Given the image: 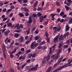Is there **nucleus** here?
I'll use <instances>...</instances> for the list:
<instances>
[{
    "label": "nucleus",
    "instance_id": "1",
    "mask_svg": "<svg viewBox=\"0 0 72 72\" xmlns=\"http://www.w3.org/2000/svg\"><path fill=\"white\" fill-rule=\"evenodd\" d=\"M68 64L64 65L63 66L59 67L58 69L55 70V72H57L58 71H60L62 69H63V68H66V67H67L68 66H72V64H70L72 62V59H71V58H69V59L68 60Z\"/></svg>",
    "mask_w": 72,
    "mask_h": 72
},
{
    "label": "nucleus",
    "instance_id": "2",
    "mask_svg": "<svg viewBox=\"0 0 72 72\" xmlns=\"http://www.w3.org/2000/svg\"><path fill=\"white\" fill-rule=\"evenodd\" d=\"M62 53V49H60L58 50L57 54L53 55L51 57V58L54 60H57L58 59V58L60 57V55L59 54Z\"/></svg>",
    "mask_w": 72,
    "mask_h": 72
},
{
    "label": "nucleus",
    "instance_id": "3",
    "mask_svg": "<svg viewBox=\"0 0 72 72\" xmlns=\"http://www.w3.org/2000/svg\"><path fill=\"white\" fill-rule=\"evenodd\" d=\"M63 59V56H61L58 59V62L57 63L55 64L53 66V67H56L58 64H59L61 62H64L66 60V58H65L63 60H62Z\"/></svg>",
    "mask_w": 72,
    "mask_h": 72
},
{
    "label": "nucleus",
    "instance_id": "4",
    "mask_svg": "<svg viewBox=\"0 0 72 72\" xmlns=\"http://www.w3.org/2000/svg\"><path fill=\"white\" fill-rule=\"evenodd\" d=\"M50 56H51V55H48L47 57H45L44 58L42 61V66H45L46 64V60L47 61L50 60Z\"/></svg>",
    "mask_w": 72,
    "mask_h": 72
},
{
    "label": "nucleus",
    "instance_id": "5",
    "mask_svg": "<svg viewBox=\"0 0 72 72\" xmlns=\"http://www.w3.org/2000/svg\"><path fill=\"white\" fill-rule=\"evenodd\" d=\"M38 44L37 43H36V42H34L32 43L30 45V47L32 49H34L35 47L38 45Z\"/></svg>",
    "mask_w": 72,
    "mask_h": 72
},
{
    "label": "nucleus",
    "instance_id": "6",
    "mask_svg": "<svg viewBox=\"0 0 72 72\" xmlns=\"http://www.w3.org/2000/svg\"><path fill=\"white\" fill-rule=\"evenodd\" d=\"M2 50L3 52V53L4 57L5 59H6V55H5V53L6 51V48H5V46H4V45H2Z\"/></svg>",
    "mask_w": 72,
    "mask_h": 72
},
{
    "label": "nucleus",
    "instance_id": "7",
    "mask_svg": "<svg viewBox=\"0 0 72 72\" xmlns=\"http://www.w3.org/2000/svg\"><path fill=\"white\" fill-rule=\"evenodd\" d=\"M59 35H60L58 34L53 39V42H54L56 43V42H58V38H59Z\"/></svg>",
    "mask_w": 72,
    "mask_h": 72
},
{
    "label": "nucleus",
    "instance_id": "8",
    "mask_svg": "<svg viewBox=\"0 0 72 72\" xmlns=\"http://www.w3.org/2000/svg\"><path fill=\"white\" fill-rule=\"evenodd\" d=\"M59 36V39L60 41H61V40H63L64 39H65V37L63 35H62L60 36V34Z\"/></svg>",
    "mask_w": 72,
    "mask_h": 72
},
{
    "label": "nucleus",
    "instance_id": "9",
    "mask_svg": "<svg viewBox=\"0 0 72 72\" xmlns=\"http://www.w3.org/2000/svg\"><path fill=\"white\" fill-rule=\"evenodd\" d=\"M18 40L19 41H20L21 42H23L24 41V38L22 36H20Z\"/></svg>",
    "mask_w": 72,
    "mask_h": 72
},
{
    "label": "nucleus",
    "instance_id": "10",
    "mask_svg": "<svg viewBox=\"0 0 72 72\" xmlns=\"http://www.w3.org/2000/svg\"><path fill=\"white\" fill-rule=\"evenodd\" d=\"M32 68V65H31L29 67V69L30 71H35L36 70V68L35 67Z\"/></svg>",
    "mask_w": 72,
    "mask_h": 72
},
{
    "label": "nucleus",
    "instance_id": "11",
    "mask_svg": "<svg viewBox=\"0 0 72 72\" xmlns=\"http://www.w3.org/2000/svg\"><path fill=\"white\" fill-rule=\"evenodd\" d=\"M16 50H17V49L15 48L12 52H11L10 51H9V54H14V53H15L16 52Z\"/></svg>",
    "mask_w": 72,
    "mask_h": 72
},
{
    "label": "nucleus",
    "instance_id": "12",
    "mask_svg": "<svg viewBox=\"0 0 72 72\" xmlns=\"http://www.w3.org/2000/svg\"><path fill=\"white\" fill-rule=\"evenodd\" d=\"M9 33H10V30H7V31L4 32V34L5 36H7V35H8Z\"/></svg>",
    "mask_w": 72,
    "mask_h": 72
},
{
    "label": "nucleus",
    "instance_id": "13",
    "mask_svg": "<svg viewBox=\"0 0 72 72\" xmlns=\"http://www.w3.org/2000/svg\"><path fill=\"white\" fill-rule=\"evenodd\" d=\"M70 28L69 27V25L68 24H67L66 25V31H68L69 30V28Z\"/></svg>",
    "mask_w": 72,
    "mask_h": 72
},
{
    "label": "nucleus",
    "instance_id": "14",
    "mask_svg": "<svg viewBox=\"0 0 72 72\" xmlns=\"http://www.w3.org/2000/svg\"><path fill=\"white\" fill-rule=\"evenodd\" d=\"M26 58V57L24 56H21L19 58L20 60H22V61H23Z\"/></svg>",
    "mask_w": 72,
    "mask_h": 72
},
{
    "label": "nucleus",
    "instance_id": "15",
    "mask_svg": "<svg viewBox=\"0 0 72 72\" xmlns=\"http://www.w3.org/2000/svg\"><path fill=\"white\" fill-rule=\"evenodd\" d=\"M7 26L8 27H11L12 26V23L11 22H8L7 24Z\"/></svg>",
    "mask_w": 72,
    "mask_h": 72
},
{
    "label": "nucleus",
    "instance_id": "16",
    "mask_svg": "<svg viewBox=\"0 0 72 72\" xmlns=\"http://www.w3.org/2000/svg\"><path fill=\"white\" fill-rule=\"evenodd\" d=\"M38 3V1H36L35 3L33 5V8H36V7L37 5V4Z\"/></svg>",
    "mask_w": 72,
    "mask_h": 72
},
{
    "label": "nucleus",
    "instance_id": "17",
    "mask_svg": "<svg viewBox=\"0 0 72 72\" xmlns=\"http://www.w3.org/2000/svg\"><path fill=\"white\" fill-rule=\"evenodd\" d=\"M63 44V42H60L59 43V44L58 46V48L59 49H60L62 47V44Z\"/></svg>",
    "mask_w": 72,
    "mask_h": 72
},
{
    "label": "nucleus",
    "instance_id": "18",
    "mask_svg": "<svg viewBox=\"0 0 72 72\" xmlns=\"http://www.w3.org/2000/svg\"><path fill=\"white\" fill-rule=\"evenodd\" d=\"M69 35V32H68L66 33H65L64 35V37L65 38H66V36H68Z\"/></svg>",
    "mask_w": 72,
    "mask_h": 72
},
{
    "label": "nucleus",
    "instance_id": "19",
    "mask_svg": "<svg viewBox=\"0 0 72 72\" xmlns=\"http://www.w3.org/2000/svg\"><path fill=\"white\" fill-rule=\"evenodd\" d=\"M61 30V28L60 27H59L57 28V30L55 31V32H57H57H59Z\"/></svg>",
    "mask_w": 72,
    "mask_h": 72
},
{
    "label": "nucleus",
    "instance_id": "20",
    "mask_svg": "<svg viewBox=\"0 0 72 72\" xmlns=\"http://www.w3.org/2000/svg\"><path fill=\"white\" fill-rule=\"evenodd\" d=\"M14 37L16 38H18L19 37V34L17 33H16L14 35Z\"/></svg>",
    "mask_w": 72,
    "mask_h": 72
},
{
    "label": "nucleus",
    "instance_id": "21",
    "mask_svg": "<svg viewBox=\"0 0 72 72\" xmlns=\"http://www.w3.org/2000/svg\"><path fill=\"white\" fill-rule=\"evenodd\" d=\"M31 51V49L28 50L26 52V54H28L29 53H30Z\"/></svg>",
    "mask_w": 72,
    "mask_h": 72
},
{
    "label": "nucleus",
    "instance_id": "22",
    "mask_svg": "<svg viewBox=\"0 0 72 72\" xmlns=\"http://www.w3.org/2000/svg\"><path fill=\"white\" fill-rule=\"evenodd\" d=\"M65 8H66V10H69V7L66 5L65 6Z\"/></svg>",
    "mask_w": 72,
    "mask_h": 72
},
{
    "label": "nucleus",
    "instance_id": "23",
    "mask_svg": "<svg viewBox=\"0 0 72 72\" xmlns=\"http://www.w3.org/2000/svg\"><path fill=\"white\" fill-rule=\"evenodd\" d=\"M51 67H50L48 69L46 72H50L51 71Z\"/></svg>",
    "mask_w": 72,
    "mask_h": 72
},
{
    "label": "nucleus",
    "instance_id": "24",
    "mask_svg": "<svg viewBox=\"0 0 72 72\" xmlns=\"http://www.w3.org/2000/svg\"><path fill=\"white\" fill-rule=\"evenodd\" d=\"M12 11V9H9L7 11H6V13L7 14H9L10 13V12H11Z\"/></svg>",
    "mask_w": 72,
    "mask_h": 72
},
{
    "label": "nucleus",
    "instance_id": "25",
    "mask_svg": "<svg viewBox=\"0 0 72 72\" xmlns=\"http://www.w3.org/2000/svg\"><path fill=\"white\" fill-rule=\"evenodd\" d=\"M56 45H57V44H55L53 46H52V48H53V49L54 50L55 49V46H56Z\"/></svg>",
    "mask_w": 72,
    "mask_h": 72
},
{
    "label": "nucleus",
    "instance_id": "26",
    "mask_svg": "<svg viewBox=\"0 0 72 72\" xmlns=\"http://www.w3.org/2000/svg\"><path fill=\"white\" fill-rule=\"evenodd\" d=\"M26 64H27L25 63L21 67L22 69H23V68L24 67L26 66Z\"/></svg>",
    "mask_w": 72,
    "mask_h": 72
},
{
    "label": "nucleus",
    "instance_id": "27",
    "mask_svg": "<svg viewBox=\"0 0 72 72\" xmlns=\"http://www.w3.org/2000/svg\"><path fill=\"white\" fill-rule=\"evenodd\" d=\"M66 20H64L63 19H62L60 20V22L62 23V22H66Z\"/></svg>",
    "mask_w": 72,
    "mask_h": 72
},
{
    "label": "nucleus",
    "instance_id": "28",
    "mask_svg": "<svg viewBox=\"0 0 72 72\" xmlns=\"http://www.w3.org/2000/svg\"><path fill=\"white\" fill-rule=\"evenodd\" d=\"M51 48H49L50 49V52L49 54H52V52H51Z\"/></svg>",
    "mask_w": 72,
    "mask_h": 72
},
{
    "label": "nucleus",
    "instance_id": "29",
    "mask_svg": "<svg viewBox=\"0 0 72 72\" xmlns=\"http://www.w3.org/2000/svg\"><path fill=\"white\" fill-rule=\"evenodd\" d=\"M30 30H31L30 28H29L28 29V30L27 31V35L29 34V33H30Z\"/></svg>",
    "mask_w": 72,
    "mask_h": 72
},
{
    "label": "nucleus",
    "instance_id": "30",
    "mask_svg": "<svg viewBox=\"0 0 72 72\" xmlns=\"http://www.w3.org/2000/svg\"><path fill=\"white\" fill-rule=\"evenodd\" d=\"M36 30V27H33L32 29V31H35V30Z\"/></svg>",
    "mask_w": 72,
    "mask_h": 72
},
{
    "label": "nucleus",
    "instance_id": "31",
    "mask_svg": "<svg viewBox=\"0 0 72 72\" xmlns=\"http://www.w3.org/2000/svg\"><path fill=\"white\" fill-rule=\"evenodd\" d=\"M19 15L21 17H23L24 16V15L22 13H20V14H19Z\"/></svg>",
    "mask_w": 72,
    "mask_h": 72
},
{
    "label": "nucleus",
    "instance_id": "32",
    "mask_svg": "<svg viewBox=\"0 0 72 72\" xmlns=\"http://www.w3.org/2000/svg\"><path fill=\"white\" fill-rule=\"evenodd\" d=\"M33 37V36L32 35H31V37L30 38L29 40H30V41H31V40H32V38Z\"/></svg>",
    "mask_w": 72,
    "mask_h": 72
},
{
    "label": "nucleus",
    "instance_id": "33",
    "mask_svg": "<svg viewBox=\"0 0 72 72\" xmlns=\"http://www.w3.org/2000/svg\"><path fill=\"white\" fill-rule=\"evenodd\" d=\"M63 47L64 49H66V48H68V46L67 45H65Z\"/></svg>",
    "mask_w": 72,
    "mask_h": 72
},
{
    "label": "nucleus",
    "instance_id": "34",
    "mask_svg": "<svg viewBox=\"0 0 72 72\" xmlns=\"http://www.w3.org/2000/svg\"><path fill=\"white\" fill-rule=\"evenodd\" d=\"M69 24L70 23H72V18H71L70 19V21H69Z\"/></svg>",
    "mask_w": 72,
    "mask_h": 72
},
{
    "label": "nucleus",
    "instance_id": "35",
    "mask_svg": "<svg viewBox=\"0 0 72 72\" xmlns=\"http://www.w3.org/2000/svg\"><path fill=\"white\" fill-rule=\"evenodd\" d=\"M10 57L11 58H13L14 57V55H12L13 54H10Z\"/></svg>",
    "mask_w": 72,
    "mask_h": 72
},
{
    "label": "nucleus",
    "instance_id": "36",
    "mask_svg": "<svg viewBox=\"0 0 72 72\" xmlns=\"http://www.w3.org/2000/svg\"><path fill=\"white\" fill-rule=\"evenodd\" d=\"M64 12H61L60 13V16H63V15H64Z\"/></svg>",
    "mask_w": 72,
    "mask_h": 72
},
{
    "label": "nucleus",
    "instance_id": "37",
    "mask_svg": "<svg viewBox=\"0 0 72 72\" xmlns=\"http://www.w3.org/2000/svg\"><path fill=\"white\" fill-rule=\"evenodd\" d=\"M38 17H40L41 16V15L42 14H41V13H40V12H39L38 14Z\"/></svg>",
    "mask_w": 72,
    "mask_h": 72
},
{
    "label": "nucleus",
    "instance_id": "38",
    "mask_svg": "<svg viewBox=\"0 0 72 72\" xmlns=\"http://www.w3.org/2000/svg\"><path fill=\"white\" fill-rule=\"evenodd\" d=\"M32 22V20H29V21H28V23H29V24H31V23Z\"/></svg>",
    "mask_w": 72,
    "mask_h": 72
},
{
    "label": "nucleus",
    "instance_id": "39",
    "mask_svg": "<svg viewBox=\"0 0 72 72\" xmlns=\"http://www.w3.org/2000/svg\"><path fill=\"white\" fill-rule=\"evenodd\" d=\"M7 19H8V18L7 17L4 18L3 19V21H6V20H7Z\"/></svg>",
    "mask_w": 72,
    "mask_h": 72
},
{
    "label": "nucleus",
    "instance_id": "40",
    "mask_svg": "<svg viewBox=\"0 0 72 72\" xmlns=\"http://www.w3.org/2000/svg\"><path fill=\"white\" fill-rule=\"evenodd\" d=\"M10 72H14V69H11L10 70Z\"/></svg>",
    "mask_w": 72,
    "mask_h": 72
},
{
    "label": "nucleus",
    "instance_id": "41",
    "mask_svg": "<svg viewBox=\"0 0 72 72\" xmlns=\"http://www.w3.org/2000/svg\"><path fill=\"white\" fill-rule=\"evenodd\" d=\"M10 8L11 9H13L14 8V6L13 5H12L10 6Z\"/></svg>",
    "mask_w": 72,
    "mask_h": 72
},
{
    "label": "nucleus",
    "instance_id": "42",
    "mask_svg": "<svg viewBox=\"0 0 72 72\" xmlns=\"http://www.w3.org/2000/svg\"><path fill=\"white\" fill-rule=\"evenodd\" d=\"M46 40L48 42H50V39L48 38H47Z\"/></svg>",
    "mask_w": 72,
    "mask_h": 72
},
{
    "label": "nucleus",
    "instance_id": "43",
    "mask_svg": "<svg viewBox=\"0 0 72 72\" xmlns=\"http://www.w3.org/2000/svg\"><path fill=\"white\" fill-rule=\"evenodd\" d=\"M38 11H40V10H41L42 9L41 7H39L37 9Z\"/></svg>",
    "mask_w": 72,
    "mask_h": 72
},
{
    "label": "nucleus",
    "instance_id": "44",
    "mask_svg": "<svg viewBox=\"0 0 72 72\" xmlns=\"http://www.w3.org/2000/svg\"><path fill=\"white\" fill-rule=\"evenodd\" d=\"M32 57H33V58H35V57H36V54L34 53L32 55Z\"/></svg>",
    "mask_w": 72,
    "mask_h": 72
},
{
    "label": "nucleus",
    "instance_id": "45",
    "mask_svg": "<svg viewBox=\"0 0 72 72\" xmlns=\"http://www.w3.org/2000/svg\"><path fill=\"white\" fill-rule=\"evenodd\" d=\"M39 36H36L35 37V39L36 40H37L39 39Z\"/></svg>",
    "mask_w": 72,
    "mask_h": 72
},
{
    "label": "nucleus",
    "instance_id": "46",
    "mask_svg": "<svg viewBox=\"0 0 72 72\" xmlns=\"http://www.w3.org/2000/svg\"><path fill=\"white\" fill-rule=\"evenodd\" d=\"M6 30V29H4L1 30H0V31H1L2 32H4Z\"/></svg>",
    "mask_w": 72,
    "mask_h": 72
},
{
    "label": "nucleus",
    "instance_id": "47",
    "mask_svg": "<svg viewBox=\"0 0 72 72\" xmlns=\"http://www.w3.org/2000/svg\"><path fill=\"white\" fill-rule=\"evenodd\" d=\"M27 63H30L31 62V59H29L28 60H27L26 61Z\"/></svg>",
    "mask_w": 72,
    "mask_h": 72
},
{
    "label": "nucleus",
    "instance_id": "48",
    "mask_svg": "<svg viewBox=\"0 0 72 72\" xmlns=\"http://www.w3.org/2000/svg\"><path fill=\"white\" fill-rule=\"evenodd\" d=\"M57 12L58 13H60V9H59V8L57 9Z\"/></svg>",
    "mask_w": 72,
    "mask_h": 72
},
{
    "label": "nucleus",
    "instance_id": "49",
    "mask_svg": "<svg viewBox=\"0 0 72 72\" xmlns=\"http://www.w3.org/2000/svg\"><path fill=\"white\" fill-rule=\"evenodd\" d=\"M24 3H27V0H22Z\"/></svg>",
    "mask_w": 72,
    "mask_h": 72
},
{
    "label": "nucleus",
    "instance_id": "50",
    "mask_svg": "<svg viewBox=\"0 0 72 72\" xmlns=\"http://www.w3.org/2000/svg\"><path fill=\"white\" fill-rule=\"evenodd\" d=\"M51 20L52 21H54L55 20V18L54 17H51Z\"/></svg>",
    "mask_w": 72,
    "mask_h": 72
},
{
    "label": "nucleus",
    "instance_id": "51",
    "mask_svg": "<svg viewBox=\"0 0 72 72\" xmlns=\"http://www.w3.org/2000/svg\"><path fill=\"white\" fill-rule=\"evenodd\" d=\"M19 27L20 28H22L23 27V26L21 24H20L19 25Z\"/></svg>",
    "mask_w": 72,
    "mask_h": 72
},
{
    "label": "nucleus",
    "instance_id": "52",
    "mask_svg": "<svg viewBox=\"0 0 72 72\" xmlns=\"http://www.w3.org/2000/svg\"><path fill=\"white\" fill-rule=\"evenodd\" d=\"M32 55L31 54H29L28 55V58H31L32 57Z\"/></svg>",
    "mask_w": 72,
    "mask_h": 72
},
{
    "label": "nucleus",
    "instance_id": "53",
    "mask_svg": "<svg viewBox=\"0 0 72 72\" xmlns=\"http://www.w3.org/2000/svg\"><path fill=\"white\" fill-rule=\"evenodd\" d=\"M31 42V41L30 40H28V41L26 42V44H28V42Z\"/></svg>",
    "mask_w": 72,
    "mask_h": 72
},
{
    "label": "nucleus",
    "instance_id": "54",
    "mask_svg": "<svg viewBox=\"0 0 72 72\" xmlns=\"http://www.w3.org/2000/svg\"><path fill=\"white\" fill-rule=\"evenodd\" d=\"M42 48L44 50H45V49L47 48V47L46 46H44Z\"/></svg>",
    "mask_w": 72,
    "mask_h": 72
},
{
    "label": "nucleus",
    "instance_id": "55",
    "mask_svg": "<svg viewBox=\"0 0 72 72\" xmlns=\"http://www.w3.org/2000/svg\"><path fill=\"white\" fill-rule=\"evenodd\" d=\"M68 53H69V52H70V51H71V48H68Z\"/></svg>",
    "mask_w": 72,
    "mask_h": 72
},
{
    "label": "nucleus",
    "instance_id": "56",
    "mask_svg": "<svg viewBox=\"0 0 72 72\" xmlns=\"http://www.w3.org/2000/svg\"><path fill=\"white\" fill-rule=\"evenodd\" d=\"M44 17L42 16L40 17V19H44Z\"/></svg>",
    "mask_w": 72,
    "mask_h": 72
},
{
    "label": "nucleus",
    "instance_id": "57",
    "mask_svg": "<svg viewBox=\"0 0 72 72\" xmlns=\"http://www.w3.org/2000/svg\"><path fill=\"white\" fill-rule=\"evenodd\" d=\"M38 67H38V64H37L35 66V68H36V70L37 69V68H38Z\"/></svg>",
    "mask_w": 72,
    "mask_h": 72
},
{
    "label": "nucleus",
    "instance_id": "58",
    "mask_svg": "<svg viewBox=\"0 0 72 72\" xmlns=\"http://www.w3.org/2000/svg\"><path fill=\"white\" fill-rule=\"evenodd\" d=\"M46 36V38H48V34L47 33V32L45 34Z\"/></svg>",
    "mask_w": 72,
    "mask_h": 72
},
{
    "label": "nucleus",
    "instance_id": "59",
    "mask_svg": "<svg viewBox=\"0 0 72 72\" xmlns=\"http://www.w3.org/2000/svg\"><path fill=\"white\" fill-rule=\"evenodd\" d=\"M32 18L31 17V16H30L29 17V20L32 21Z\"/></svg>",
    "mask_w": 72,
    "mask_h": 72
},
{
    "label": "nucleus",
    "instance_id": "60",
    "mask_svg": "<svg viewBox=\"0 0 72 72\" xmlns=\"http://www.w3.org/2000/svg\"><path fill=\"white\" fill-rule=\"evenodd\" d=\"M16 56H18V57H17V58H18V57H19V53H17L16 54Z\"/></svg>",
    "mask_w": 72,
    "mask_h": 72
},
{
    "label": "nucleus",
    "instance_id": "61",
    "mask_svg": "<svg viewBox=\"0 0 72 72\" xmlns=\"http://www.w3.org/2000/svg\"><path fill=\"white\" fill-rule=\"evenodd\" d=\"M35 58H33L31 60V61L32 62H33L35 61Z\"/></svg>",
    "mask_w": 72,
    "mask_h": 72
},
{
    "label": "nucleus",
    "instance_id": "62",
    "mask_svg": "<svg viewBox=\"0 0 72 72\" xmlns=\"http://www.w3.org/2000/svg\"><path fill=\"white\" fill-rule=\"evenodd\" d=\"M35 33H36V34H37V33H39V31L37 30H35Z\"/></svg>",
    "mask_w": 72,
    "mask_h": 72
},
{
    "label": "nucleus",
    "instance_id": "63",
    "mask_svg": "<svg viewBox=\"0 0 72 72\" xmlns=\"http://www.w3.org/2000/svg\"><path fill=\"white\" fill-rule=\"evenodd\" d=\"M51 17H54L55 15L54 14H51Z\"/></svg>",
    "mask_w": 72,
    "mask_h": 72
},
{
    "label": "nucleus",
    "instance_id": "64",
    "mask_svg": "<svg viewBox=\"0 0 72 72\" xmlns=\"http://www.w3.org/2000/svg\"><path fill=\"white\" fill-rule=\"evenodd\" d=\"M38 49H41V46H38Z\"/></svg>",
    "mask_w": 72,
    "mask_h": 72
}]
</instances>
